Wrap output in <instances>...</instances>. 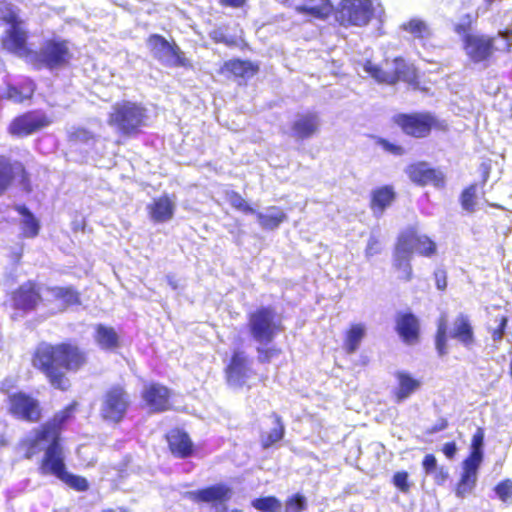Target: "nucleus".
Listing matches in <instances>:
<instances>
[{
    "mask_svg": "<svg viewBox=\"0 0 512 512\" xmlns=\"http://www.w3.org/2000/svg\"><path fill=\"white\" fill-rule=\"evenodd\" d=\"M436 349L439 356H444L448 353L447 349V320L441 317L438 322V329L435 341Z\"/></svg>",
    "mask_w": 512,
    "mask_h": 512,
    "instance_id": "38",
    "label": "nucleus"
},
{
    "mask_svg": "<svg viewBox=\"0 0 512 512\" xmlns=\"http://www.w3.org/2000/svg\"><path fill=\"white\" fill-rule=\"evenodd\" d=\"M470 24H471L470 16L466 15L465 19L461 23H457L455 25L454 30L463 39V37L465 35L472 34L471 32H469Z\"/></svg>",
    "mask_w": 512,
    "mask_h": 512,
    "instance_id": "53",
    "label": "nucleus"
},
{
    "mask_svg": "<svg viewBox=\"0 0 512 512\" xmlns=\"http://www.w3.org/2000/svg\"><path fill=\"white\" fill-rule=\"evenodd\" d=\"M395 122L407 135L423 138L430 133L437 120L430 113H414L400 114L395 117Z\"/></svg>",
    "mask_w": 512,
    "mask_h": 512,
    "instance_id": "12",
    "label": "nucleus"
},
{
    "mask_svg": "<svg viewBox=\"0 0 512 512\" xmlns=\"http://www.w3.org/2000/svg\"><path fill=\"white\" fill-rule=\"evenodd\" d=\"M461 204L467 212H474L476 206V190L471 186L465 189L461 195Z\"/></svg>",
    "mask_w": 512,
    "mask_h": 512,
    "instance_id": "46",
    "label": "nucleus"
},
{
    "mask_svg": "<svg viewBox=\"0 0 512 512\" xmlns=\"http://www.w3.org/2000/svg\"><path fill=\"white\" fill-rule=\"evenodd\" d=\"M17 212L22 216L23 233L26 237H35L39 231V223L29 209L24 205L16 207Z\"/></svg>",
    "mask_w": 512,
    "mask_h": 512,
    "instance_id": "34",
    "label": "nucleus"
},
{
    "mask_svg": "<svg viewBox=\"0 0 512 512\" xmlns=\"http://www.w3.org/2000/svg\"><path fill=\"white\" fill-rule=\"evenodd\" d=\"M83 362L84 357L78 348L67 344L52 346L42 343L33 357V366L44 372L51 385L60 390L69 387L65 370L78 369Z\"/></svg>",
    "mask_w": 512,
    "mask_h": 512,
    "instance_id": "3",
    "label": "nucleus"
},
{
    "mask_svg": "<svg viewBox=\"0 0 512 512\" xmlns=\"http://www.w3.org/2000/svg\"><path fill=\"white\" fill-rule=\"evenodd\" d=\"M306 509V499L300 494L293 495L286 501L284 512H303Z\"/></svg>",
    "mask_w": 512,
    "mask_h": 512,
    "instance_id": "48",
    "label": "nucleus"
},
{
    "mask_svg": "<svg viewBox=\"0 0 512 512\" xmlns=\"http://www.w3.org/2000/svg\"><path fill=\"white\" fill-rule=\"evenodd\" d=\"M401 235H411L413 239V250L421 255L430 256L436 250L435 243L426 236L417 235L413 230L403 232Z\"/></svg>",
    "mask_w": 512,
    "mask_h": 512,
    "instance_id": "35",
    "label": "nucleus"
},
{
    "mask_svg": "<svg viewBox=\"0 0 512 512\" xmlns=\"http://www.w3.org/2000/svg\"><path fill=\"white\" fill-rule=\"evenodd\" d=\"M70 139L75 143L90 145L95 142V135L85 128H76L70 133Z\"/></svg>",
    "mask_w": 512,
    "mask_h": 512,
    "instance_id": "44",
    "label": "nucleus"
},
{
    "mask_svg": "<svg viewBox=\"0 0 512 512\" xmlns=\"http://www.w3.org/2000/svg\"><path fill=\"white\" fill-rule=\"evenodd\" d=\"M226 67L234 75L240 77L253 76L256 72L254 65L248 61L232 60L226 63Z\"/></svg>",
    "mask_w": 512,
    "mask_h": 512,
    "instance_id": "37",
    "label": "nucleus"
},
{
    "mask_svg": "<svg viewBox=\"0 0 512 512\" xmlns=\"http://www.w3.org/2000/svg\"><path fill=\"white\" fill-rule=\"evenodd\" d=\"M395 193L389 186H384L373 191L371 208L374 215L380 217L384 210L394 201Z\"/></svg>",
    "mask_w": 512,
    "mask_h": 512,
    "instance_id": "29",
    "label": "nucleus"
},
{
    "mask_svg": "<svg viewBox=\"0 0 512 512\" xmlns=\"http://www.w3.org/2000/svg\"><path fill=\"white\" fill-rule=\"evenodd\" d=\"M261 228L275 230L287 219L283 210L276 206H270L264 211L254 213Z\"/></svg>",
    "mask_w": 512,
    "mask_h": 512,
    "instance_id": "27",
    "label": "nucleus"
},
{
    "mask_svg": "<svg viewBox=\"0 0 512 512\" xmlns=\"http://www.w3.org/2000/svg\"><path fill=\"white\" fill-rule=\"evenodd\" d=\"M40 299L39 288L32 282L21 285L13 295L14 306L22 310L35 308Z\"/></svg>",
    "mask_w": 512,
    "mask_h": 512,
    "instance_id": "21",
    "label": "nucleus"
},
{
    "mask_svg": "<svg viewBox=\"0 0 512 512\" xmlns=\"http://www.w3.org/2000/svg\"><path fill=\"white\" fill-rule=\"evenodd\" d=\"M387 149L394 154H402L403 152V149L401 147L395 145H388Z\"/></svg>",
    "mask_w": 512,
    "mask_h": 512,
    "instance_id": "59",
    "label": "nucleus"
},
{
    "mask_svg": "<svg viewBox=\"0 0 512 512\" xmlns=\"http://www.w3.org/2000/svg\"><path fill=\"white\" fill-rule=\"evenodd\" d=\"M246 0H220V4L222 6L232 7V8H240L244 5Z\"/></svg>",
    "mask_w": 512,
    "mask_h": 512,
    "instance_id": "57",
    "label": "nucleus"
},
{
    "mask_svg": "<svg viewBox=\"0 0 512 512\" xmlns=\"http://www.w3.org/2000/svg\"><path fill=\"white\" fill-rule=\"evenodd\" d=\"M252 505L260 512H278L281 508V502L273 496L255 499Z\"/></svg>",
    "mask_w": 512,
    "mask_h": 512,
    "instance_id": "40",
    "label": "nucleus"
},
{
    "mask_svg": "<svg viewBox=\"0 0 512 512\" xmlns=\"http://www.w3.org/2000/svg\"><path fill=\"white\" fill-rule=\"evenodd\" d=\"M73 410L74 405H69L41 428L33 430L21 441V447L25 450L27 459L45 450L41 465L42 473L56 476L77 491H85L88 489L87 480L66 471L63 451L59 443L61 426L71 417Z\"/></svg>",
    "mask_w": 512,
    "mask_h": 512,
    "instance_id": "1",
    "label": "nucleus"
},
{
    "mask_svg": "<svg viewBox=\"0 0 512 512\" xmlns=\"http://www.w3.org/2000/svg\"><path fill=\"white\" fill-rule=\"evenodd\" d=\"M450 337L457 339L467 348L474 344V332L467 315L459 314L455 318L450 331Z\"/></svg>",
    "mask_w": 512,
    "mask_h": 512,
    "instance_id": "23",
    "label": "nucleus"
},
{
    "mask_svg": "<svg viewBox=\"0 0 512 512\" xmlns=\"http://www.w3.org/2000/svg\"><path fill=\"white\" fill-rule=\"evenodd\" d=\"M483 443H484V433L482 429H477L475 434L472 437L471 443V453L464 460L463 463H469L472 465L480 466L483 460Z\"/></svg>",
    "mask_w": 512,
    "mask_h": 512,
    "instance_id": "33",
    "label": "nucleus"
},
{
    "mask_svg": "<svg viewBox=\"0 0 512 512\" xmlns=\"http://www.w3.org/2000/svg\"><path fill=\"white\" fill-rule=\"evenodd\" d=\"M293 7L296 11L318 19L328 17L333 6L329 0H278Z\"/></svg>",
    "mask_w": 512,
    "mask_h": 512,
    "instance_id": "17",
    "label": "nucleus"
},
{
    "mask_svg": "<svg viewBox=\"0 0 512 512\" xmlns=\"http://www.w3.org/2000/svg\"><path fill=\"white\" fill-rule=\"evenodd\" d=\"M258 353V361L261 363L270 362L273 358L278 357L281 353V350L276 347L265 348L263 345H260L256 348Z\"/></svg>",
    "mask_w": 512,
    "mask_h": 512,
    "instance_id": "49",
    "label": "nucleus"
},
{
    "mask_svg": "<svg viewBox=\"0 0 512 512\" xmlns=\"http://www.w3.org/2000/svg\"><path fill=\"white\" fill-rule=\"evenodd\" d=\"M209 37L215 43H223L228 47L237 45V40L234 37L227 36L223 28H215L209 33Z\"/></svg>",
    "mask_w": 512,
    "mask_h": 512,
    "instance_id": "47",
    "label": "nucleus"
},
{
    "mask_svg": "<svg viewBox=\"0 0 512 512\" xmlns=\"http://www.w3.org/2000/svg\"><path fill=\"white\" fill-rule=\"evenodd\" d=\"M320 126V119L317 113L307 112L297 115L291 130L292 136L298 140L311 138L315 135Z\"/></svg>",
    "mask_w": 512,
    "mask_h": 512,
    "instance_id": "19",
    "label": "nucleus"
},
{
    "mask_svg": "<svg viewBox=\"0 0 512 512\" xmlns=\"http://www.w3.org/2000/svg\"><path fill=\"white\" fill-rule=\"evenodd\" d=\"M252 365L253 360L244 351H234L226 369L228 384L237 388L244 386L255 374Z\"/></svg>",
    "mask_w": 512,
    "mask_h": 512,
    "instance_id": "13",
    "label": "nucleus"
},
{
    "mask_svg": "<svg viewBox=\"0 0 512 512\" xmlns=\"http://www.w3.org/2000/svg\"><path fill=\"white\" fill-rule=\"evenodd\" d=\"M167 440L171 452L181 458L188 457L192 453L193 443L187 433L174 429L167 434Z\"/></svg>",
    "mask_w": 512,
    "mask_h": 512,
    "instance_id": "24",
    "label": "nucleus"
},
{
    "mask_svg": "<svg viewBox=\"0 0 512 512\" xmlns=\"http://www.w3.org/2000/svg\"><path fill=\"white\" fill-rule=\"evenodd\" d=\"M480 466L463 463L461 479L456 487V496L465 498L476 486L478 469Z\"/></svg>",
    "mask_w": 512,
    "mask_h": 512,
    "instance_id": "28",
    "label": "nucleus"
},
{
    "mask_svg": "<svg viewBox=\"0 0 512 512\" xmlns=\"http://www.w3.org/2000/svg\"><path fill=\"white\" fill-rule=\"evenodd\" d=\"M409 178L419 185H433L442 187L444 185L443 173L439 170L430 168L426 163H417L410 165L406 170Z\"/></svg>",
    "mask_w": 512,
    "mask_h": 512,
    "instance_id": "18",
    "label": "nucleus"
},
{
    "mask_svg": "<svg viewBox=\"0 0 512 512\" xmlns=\"http://www.w3.org/2000/svg\"><path fill=\"white\" fill-rule=\"evenodd\" d=\"M248 330L256 343L267 345L272 342L278 333L274 310L270 307H261L250 313Z\"/></svg>",
    "mask_w": 512,
    "mask_h": 512,
    "instance_id": "7",
    "label": "nucleus"
},
{
    "mask_svg": "<svg viewBox=\"0 0 512 512\" xmlns=\"http://www.w3.org/2000/svg\"><path fill=\"white\" fill-rule=\"evenodd\" d=\"M393 484L403 493H407L410 489L408 483V473L401 471L397 472L393 476Z\"/></svg>",
    "mask_w": 512,
    "mask_h": 512,
    "instance_id": "51",
    "label": "nucleus"
},
{
    "mask_svg": "<svg viewBox=\"0 0 512 512\" xmlns=\"http://www.w3.org/2000/svg\"><path fill=\"white\" fill-rule=\"evenodd\" d=\"M148 46L155 58L171 67H185L188 60L175 43L168 42L164 37L154 34L148 38Z\"/></svg>",
    "mask_w": 512,
    "mask_h": 512,
    "instance_id": "8",
    "label": "nucleus"
},
{
    "mask_svg": "<svg viewBox=\"0 0 512 512\" xmlns=\"http://www.w3.org/2000/svg\"><path fill=\"white\" fill-rule=\"evenodd\" d=\"M495 492L502 501L512 497V481L504 480L495 487Z\"/></svg>",
    "mask_w": 512,
    "mask_h": 512,
    "instance_id": "50",
    "label": "nucleus"
},
{
    "mask_svg": "<svg viewBox=\"0 0 512 512\" xmlns=\"http://www.w3.org/2000/svg\"><path fill=\"white\" fill-rule=\"evenodd\" d=\"M130 405V397L119 386L109 389L103 397L101 415L104 419L119 422Z\"/></svg>",
    "mask_w": 512,
    "mask_h": 512,
    "instance_id": "10",
    "label": "nucleus"
},
{
    "mask_svg": "<svg viewBox=\"0 0 512 512\" xmlns=\"http://www.w3.org/2000/svg\"><path fill=\"white\" fill-rule=\"evenodd\" d=\"M147 118V111L141 104L124 100L111 107L107 123L119 133L131 135L145 125Z\"/></svg>",
    "mask_w": 512,
    "mask_h": 512,
    "instance_id": "5",
    "label": "nucleus"
},
{
    "mask_svg": "<svg viewBox=\"0 0 512 512\" xmlns=\"http://www.w3.org/2000/svg\"><path fill=\"white\" fill-rule=\"evenodd\" d=\"M48 291L54 298H56L58 300H62L63 305L65 307L79 302L78 293L71 287H67V288L54 287V288L48 289Z\"/></svg>",
    "mask_w": 512,
    "mask_h": 512,
    "instance_id": "36",
    "label": "nucleus"
},
{
    "mask_svg": "<svg viewBox=\"0 0 512 512\" xmlns=\"http://www.w3.org/2000/svg\"><path fill=\"white\" fill-rule=\"evenodd\" d=\"M227 197H228L229 203L235 209H237L243 213H246V214L256 213V210L254 208H252L239 193L232 191L227 194Z\"/></svg>",
    "mask_w": 512,
    "mask_h": 512,
    "instance_id": "42",
    "label": "nucleus"
},
{
    "mask_svg": "<svg viewBox=\"0 0 512 512\" xmlns=\"http://www.w3.org/2000/svg\"><path fill=\"white\" fill-rule=\"evenodd\" d=\"M6 444V441L2 435H0V446H4Z\"/></svg>",
    "mask_w": 512,
    "mask_h": 512,
    "instance_id": "61",
    "label": "nucleus"
},
{
    "mask_svg": "<svg viewBox=\"0 0 512 512\" xmlns=\"http://www.w3.org/2000/svg\"><path fill=\"white\" fill-rule=\"evenodd\" d=\"M382 12L383 8L378 0H342L337 13L342 25L361 27Z\"/></svg>",
    "mask_w": 512,
    "mask_h": 512,
    "instance_id": "6",
    "label": "nucleus"
},
{
    "mask_svg": "<svg viewBox=\"0 0 512 512\" xmlns=\"http://www.w3.org/2000/svg\"><path fill=\"white\" fill-rule=\"evenodd\" d=\"M9 411L17 419L27 422H37L41 417L38 400L23 392L9 395Z\"/></svg>",
    "mask_w": 512,
    "mask_h": 512,
    "instance_id": "14",
    "label": "nucleus"
},
{
    "mask_svg": "<svg viewBox=\"0 0 512 512\" xmlns=\"http://www.w3.org/2000/svg\"><path fill=\"white\" fill-rule=\"evenodd\" d=\"M366 334V326L363 323L351 325L346 333L344 348L348 354L355 353Z\"/></svg>",
    "mask_w": 512,
    "mask_h": 512,
    "instance_id": "30",
    "label": "nucleus"
},
{
    "mask_svg": "<svg viewBox=\"0 0 512 512\" xmlns=\"http://www.w3.org/2000/svg\"><path fill=\"white\" fill-rule=\"evenodd\" d=\"M284 435V425L281 422L280 417L275 416V426L269 432L267 437L263 439V446L265 448L273 445L274 443L280 441Z\"/></svg>",
    "mask_w": 512,
    "mask_h": 512,
    "instance_id": "43",
    "label": "nucleus"
},
{
    "mask_svg": "<svg viewBox=\"0 0 512 512\" xmlns=\"http://www.w3.org/2000/svg\"><path fill=\"white\" fill-rule=\"evenodd\" d=\"M103 512H115V511H113V510H106V511H103Z\"/></svg>",
    "mask_w": 512,
    "mask_h": 512,
    "instance_id": "62",
    "label": "nucleus"
},
{
    "mask_svg": "<svg viewBox=\"0 0 512 512\" xmlns=\"http://www.w3.org/2000/svg\"><path fill=\"white\" fill-rule=\"evenodd\" d=\"M4 24L9 26L2 39L3 48L7 51L25 58L37 69L42 67L55 69L68 63L71 53L68 42L64 40H47L39 51L29 50L26 46L27 28L24 21L19 18L10 4L1 1L0 25Z\"/></svg>",
    "mask_w": 512,
    "mask_h": 512,
    "instance_id": "2",
    "label": "nucleus"
},
{
    "mask_svg": "<svg viewBox=\"0 0 512 512\" xmlns=\"http://www.w3.org/2000/svg\"><path fill=\"white\" fill-rule=\"evenodd\" d=\"M413 252L411 235H400L394 253V266L399 271V277L409 281L412 278L410 256Z\"/></svg>",
    "mask_w": 512,
    "mask_h": 512,
    "instance_id": "15",
    "label": "nucleus"
},
{
    "mask_svg": "<svg viewBox=\"0 0 512 512\" xmlns=\"http://www.w3.org/2000/svg\"><path fill=\"white\" fill-rule=\"evenodd\" d=\"M446 426H447V422H446V421H443V422H442V426L434 428V431H438V430L445 429V428H446Z\"/></svg>",
    "mask_w": 512,
    "mask_h": 512,
    "instance_id": "60",
    "label": "nucleus"
},
{
    "mask_svg": "<svg viewBox=\"0 0 512 512\" xmlns=\"http://www.w3.org/2000/svg\"><path fill=\"white\" fill-rule=\"evenodd\" d=\"M442 451L447 458L451 459L456 454V451H457L456 444L454 442L445 443Z\"/></svg>",
    "mask_w": 512,
    "mask_h": 512,
    "instance_id": "56",
    "label": "nucleus"
},
{
    "mask_svg": "<svg viewBox=\"0 0 512 512\" xmlns=\"http://www.w3.org/2000/svg\"><path fill=\"white\" fill-rule=\"evenodd\" d=\"M167 282H168V285L173 289V290H177L179 288V280L176 279V277L174 275H167Z\"/></svg>",
    "mask_w": 512,
    "mask_h": 512,
    "instance_id": "58",
    "label": "nucleus"
},
{
    "mask_svg": "<svg viewBox=\"0 0 512 512\" xmlns=\"http://www.w3.org/2000/svg\"><path fill=\"white\" fill-rule=\"evenodd\" d=\"M497 320L499 321V324L492 333V338L495 342H498L503 338L504 331L508 323V318L503 315L500 316Z\"/></svg>",
    "mask_w": 512,
    "mask_h": 512,
    "instance_id": "52",
    "label": "nucleus"
},
{
    "mask_svg": "<svg viewBox=\"0 0 512 512\" xmlns=\"http://www.w3.org/2000/svg\"><path fill=\"white\" fill-rule=\"evenodd\" d=\"M381 252V241L380 234L378 231H372L367 246L365 249V255L367 258L373 257Z\"/></svg>",
    "mask_w": 512,
    "mask_h": 512,
    "instance_id": "45",
    "label": "nucleus"
},
{
    "mask_svg": "<svg viewBox=\"0 0 512 512\" xmlns=\"http://www.w3.org/2000/svg\"><path fill=\"white\" fill-rule=\"evenodd\" d=\"M50 124L48 117L40 111H31L14 118L8 126V132L14 137L29 136Z\"/></svg>",
    "mask_w": 512,
    "mask_h": 512,
    "instance_id": "11",
    "label": "nucleus"
},
{
    "mask_svg": "<svg viewBox=\"0 0 512 512\" xmlns=\"http://www.w3.org/2000/svg\"><path fill=\"white\" fill-rule=\"evenodd\" d=\"M422 465L426 474H431L437 468V460L434 455L427 454L423 459Z\"/></svg>",
    "mask_w": 512,
    "mask_h": 512,
    "instance_id": "54",
    "label": "nucleus"
},
{
    "mask_svg": "<svg viewBox=\"0 0 512 512\" xmlns=\"http://www.w3.org/2000/svg\"><path fill=\"white\" fill-rule=\"evenodd\" d=\"M403 28L419 39H424L430 35L429 28L426 23L421 20L413 19L407 24H404Z\"/></svg>",
    "mask_w": 512,
    "mask_h": 512,
    "instance_id": "41",
    "label": "nucleus"
},
{
    "mask_svg": "<svg viewBox=\"0 0 512 512\" xmlns=\"http://www.w3.org/2000/svg\"><path fill=\"white\" fill-rule=\"evenodd\" d=\"M189 496L195 502L211 503L216 506L222 505L230 499L231 489L224 484H217L190 492Z\"/></svg>",
    "mask_w": 512,
    "mask_h": 512,
    "instance_id": "20",
    "label": "nucleus"
},
{
    "mask_svg": "<svg viewBox=\"0 0 512 512\" xmlns=\"http://www.w3.org/2000/svg\"><path fill=\"white\" fill-rule=\"evenodd\" d=\"M396 329L400 337L406 343L412 344L418 338V320L411 313H405L398 316L396 320Z\"/></svg>",
    "mask_w": 512,
    "mask_h": 512,
    "instance_id": "26",
    "label": "nucleus"
},
{
    "mask_svg": "<svg viewBox=\"0 0 512 512\" xmlns=\"http://www.w3.org/2000/svg\"><path fill=\"white\" fill-rule=\"evenodd\" d=\"M34 92V84L29 82L28 85L19 89L15 86H9L7 90V98L12 100L15 103H21L25 99H28L32 96Z\"/></svg>",
    "mask_w": 512,
    "mask_h": 512,
    "instance_id": "39",
    "label": "nucleus"
},
{
    "mask_svg": "<svg viewBox=\"0 0 512 512\" xmlns=\"http://www.w3.org/2000/svg\"><path fill=\"white\" fill-rule=\"evenodd\" d=\"M512 31H500L494 37L476 33L463 37V49L466 56L474 64H483L486 67L495 51L510 50Z\"/></svg>",
    "mask_w": 512,
    "mask_h": 512,
    "instance_id": "4",
    "label": "nucleus"
},
{
    "mask_svg": "<svg viewBox=\"0 0 512 512\" xmlns=\"http://www.w3.org/2000/svg\"><path fill=\"white\" fill-rule=\"evenodd\" d=\"M169 390L160 384L152 383L143 391V398L154 411H165L169 408Z\"/></svg>",
    "mask_w": 512,
    "mask_h": 512,
    "instance_id": "22",
    "label": "nucleus"
},
{
    "mask_svg": "<svg viewBox=\"0 0 512 512\" xmlns=\"http://www.w3.org/2000/svg\"><path fill=\"white\" fill-rule=\"evenodd\" d=\"M26 188V172L24 166L17 161L0 156V196L4 195L18 179Z\"/></svg>",
    "mask_w": 512,
    "mask_h": 512,
    "instance_id": "16",
    "label": "nucleus"
},
{
    "mask_svg": "<svg viewBox=\"0 0 512 512\" xmlns=\"http://www.w3.org/2000/svg\"><path fill=\"white\" fill-rule=\"evenodd\" d=\"M399 388L397 391L398 401L407 399L420 387V381L411 377L407 372L400 371L397 373Z\"/></svg>",
    "mask_w": 512,
    "mask_h": 512,
    "instance_id": "31",
    "label": "nucleus"
},
{
    "mask_svg": "<svg viewBox=\"0 0 512 512\" xmlns=\"http://www.w3.org/2000/svg\"><path fill=\"white\" fill-rule=\"evenodd\" d=\"M363 69L379 83L394 84L399 80L411 83L416 79L415 69L398 58L394 60V70L391 72L382 70L371 61H367Z\"/></svg>",
    "mask_w": 512,
    "mask_h": 512,
    "instance_id": "9",
    "label": "nucleus"
},
{
    "mask_svg": "<svg viewBox=\"0 0 512 512\" xmlns=\"http://www.w3.org/2000/svg\"><path fill=\"white\" fill-rule=\"evenodd\" d=\"M95 340L101 348L113 349L118 344V335L113 328L98 324Z\"/></svg>",
    "mask_w": 512,
    "mask_h": 512,
    "instance_id": "32",
    "label": "nucleus"
},
{
    "mask_svg": "<svg viewBox=\"0 0 512 512\" xmlns=\"http://www.w3.org/2000/svg\"><path fill=\"white\" fill-rule=\"evenodd\" d=\"M150 217L157 223H163L171 220L174 215L175 204L168 196H162L155 199L148 206Z\"/></svg>",
    "mask_w": 512,
    "mask_h": 512,
    "instance_id": "25",
    "label": "nucleus"
},
{
    "mask_svg": "<svg viewBox=\"0 0 512 512\" xmlns=\"http://www.w3.org/2000/svg\"><path fill=\"white\" fill-rule=\"evenodd\" d=\"M436 286L439 290H444L447 286L446 272L444 270L435 271Z\"/></svg>",
    "mask_w": 512,
    "mask_h": 512,
    "instance_id": "55",
    "label": "nucleus"
}]
</instances>
